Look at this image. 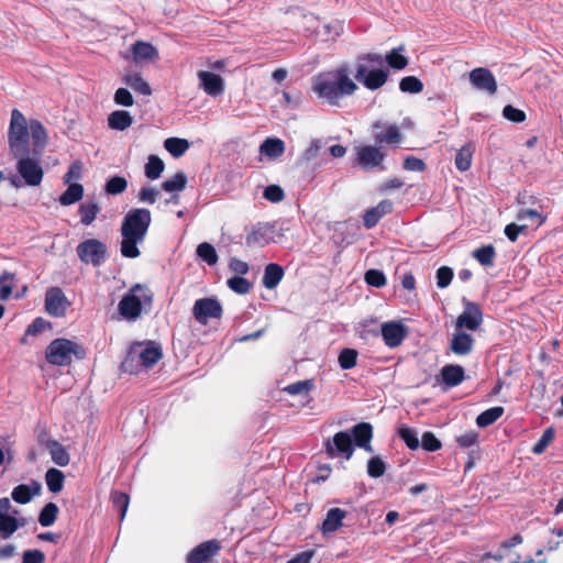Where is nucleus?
I'll list each match as a JSON object with an SVG mask.
<instances>
[{
    "mask_svg": "<svg viewBox=\"0 0 563 563\" xmlns=\"http://www.w3.org/2000/svg\"><path fill=\"white\" fill-rule=\"evenodd\" d=\"M473 257L483 266H493L496 250L492 244L483 245L473 251Z\"/></svg>",
    "mask_w": 563,
    "mask_h": 563,
    "instance_id": "4c0bfd02",
    "label": "nucleus"
},
{
    "mask_svg": "<svg viewBox=\"0 0 563 563\" xmlns=\"http://www.w3.org/2000/svg\"><path fill=\"white\" fill-rule=\"evenodd\" d=\"M420 445L428 452H437L442 448L441 441L431 431L423 432Z\"/></svg>",
    "mask_w": 563,
    "mask_h": 563,
    "instance_id": "6e6d98bb",
    "label": "nucleus"
},
{
    "mask_svg": "<svg viewBox=\"0 0 563 563\" xmlns=\"http://www.w3.org/2000/svg\"><path fill=\"white\" fill-rule=\"evenodd\" d=\"M323 446L325 454L330 459L342 457L350 460L354 453L353 439L347 431L336 432L332 439L324 441Z\"/></svg>",
    "mask_w": 563,
    "mask_h": 563,
    "instance_id": "6e6552de",
    "label": "nucleus"
},
{
    "mask_svg": "<svg viewBox=\"0 0 563 563\" xmlns=\"http://www.w3.org/2000/svg\"><path fill=\"white\" fill-rule=\"evenodd\" d=\"M163 356L162 349L153 341L134 343L121 363L122 372L139 374L142 369L153 367Z\"/></svg>",
    "mask_w": 563,
    "mask_h": 563,
    "instance_id": "7ed1b4c3",
    "label": "nucleus"
},
{
    "mask_svg": "<svg viewBox=\"0 0 563 563\" xmlns=\"http://www.w3.org/2000/svg\"><path fill=\"white\" fill-rule=\"evenodd\" d=\"M164 146L174 157H180L189 148V142L186 139L169 137Z\"/></svg>",
    "mask_w": 563,
    "mask_h": 563,
    "instance_id": "ea45409f",
    "label": "nucleus"
},
{
    "mask_svg": "<svg viewBox=\"0 0 563 563\" xmlns=\"http://www.w3.org/2000/svg\"><path fill=\"white\" fill-rule=\"evenodd\" d=\"M285 150V142L278 137H267L260 146V152L271 159L283 156Z\"/></svg>",
    "mask_w": 563,
    "mask_h": 563,
    "instance_id": "bb28decb",
    "label": "nucleus"
},
{
    "mask_svg": "<svg viewBox=\"0 0 563 563\" xmlns=\"http://www.w3.org/2000/svg\"><path fill=\"white\" fill-rule=\"evenodd\" d=\"M165 168L164 162L156 155H151L145 164V176L148 179H157Z\"/></svg>",
    "mask_w": 563,
    "mask_h": 563,
    "instance_id": "a19ab883",
    "label": "nucleus"
},
{
    "mask_svg": "<svg viewBox=\"0 0 563 563\" xmlns=\"http://www.w3.org/2000/svg\"><path fill=\"white\" fill-rule=\"evenodd\" d=\"M483 323V312L478 303L466 301L463 312L456 319L457 329L476 331Z\"/></svg>",
    "mask_w": 563,
    "mask_h": 563,
    "instance_id": "dca6fc26",
    "label": "nucleus"
},
{
    "mask_svg": "<svg viewBox=\"0 0 563 563\" xmlns=\"http://www.w3.org/2000/svg\"><path fill=\"white\" fill-rule=\"evenodd\" d=\"M271 242L268 230L262 224L255 225L252 231L246 235V244L249 246L263 247Z\"/></svg>",
    "mask_w": 563,
    "mask_h": 563,
    "instance_id": "2f4dec72",
    "label": "nucleus"
},
{
    "mask_svg": "<svg viewBox=\"0 0 563 563\" xmlns=\"http://www.w3.org/2000/svg\"><path fill=\"white\" fill-rule=\"evenodd\" d=\"M354 445L372 451L373 427L368 422H360L352 427L351 433Z\"/></svg>",
    "mask_w": 563,
    "mask_h": 563,
    "instance_id": "aec40b11",
    "label": "nucleus"
},
{
    "mask_svg": "<svg viewBox=\"0 0 563 563\" xmlns=\"http://www.w3.org/2000/svg\"><path fill=\"white\" fill-rule=\"evenodd\" d=\"M152 214L148 209L133 208L124 216L121 223V254L126 258L140 256L139 243H142L148 232Z\"/></svg>",
    "mask_w": 563,
    "mask_h": 563,
    "instance_id": "f257e3e1",
    "label": "nucleus"
},
{
    "mask_svg": "<svg viewBox=\"0 0 563 563\" xmlns=\"http://www.w3.org/2000/svg\"><path fill=\"white\" fill-rule=\"evenodd\" d=\"M365 63L383 64L382 55L377 53H368L358 57L356 65L355 79L369 90H377L383 87L388 79V70L386 69H372L367 70Z\"/></svg>",
    "mask_w": 563,
    "mask_h": 563,
    "instance_id": "0eeeda50",
    "label": "nucleus"
},
{
    "mask_svg": "<svg viewBox=\"0 0 563 563\" xmlns=\"http://www.w3.org/2000/svg\"><path fill=\"white\" fill-rule=\"evenodd\" d=\"M58 514H59L58 506L55 503L49 501L41 509V511L37 516V522L42 527H51L55 523V521L58 517Z\"/></svg>",
    "mask_w": 563,
    "mask_h": 563,
    "instance_id": "f704fd0d",
    "label": "nucleus"
},
{
    "mask_svg": "<svg viewBox=\"0 0 563 563\" xmlns=\"http://www.w3.org/2000/svg\"><path fill=\"white\" fill-rule=\"evenodd\" d=\"M153 291L142 284L133 285L118 305L120 316L128 321H135L142 314L143 307L152 306Z\"/></svg>",
    "mask_w": 563,
    "mask_h": 563,
    "instance_id": "39448f33",
    "label": "nucleus"
},
{
    "mask_svg": "<svg viewBox=\"0 0 563 563\" xmlns=\"http://www.w3.org/2000/svg\"><path fill=\"white\" fill-rule=\"evenodd\" d=\"M197 255L208 265H214L218 262V254L216 249L207 242H203L197 246Z\"/></svg>",
    "mask_w": 563,
    "mask_h": 563,
    "instance_id": "de8ad7c7",
    "label": "nucleus"
},
{
    "mask_svg": "<svg viewBox=\"0 0 563 563\" xmlns=\"http://www.w3.org/2000/svg\"><path fill=\"white\" fill-rule=\"evenodd\" d=\"M14 286V274L9 272H3L0 275V299L8 300L12 294V288Z\"/></svg>",
    "mask_w": 563,
    "mask_h": 563,
    "instance_id": "8fccbe9b",
    "label": "nucleus"
},
{
    "mask_svg": "<svg viewBox=\"0 0 563 563\" xmlns=\"http://www.w3.org/2000/svg\"><path fill=\"white\" fill-rule=\"evenodd\" d=\"M386 465L378 456L372 457L367 462V473L373 478H378L384 475Z\"/></svg>",
    "mask_w": 563,
    "mask_h": 563,
    "instance_id": "bf43d9fd",
    "label": "nucleus"
},
{
    "mask_svg": "<svg viewBox=\"0 0 563 563\" xmlns=\"http://www.w3.org/2000/svg\"><path fill=\"white\" fill-rule=\"evenodd\" d=\"M76 360H84L86 351L81 344L65 338L53 340L45 351L46 361L56 366H67Z\"/></svg>",
    "mask_w": 563,
    "mask_h": 563,
    "instance_id": "423d86ee",
    "label": "nucleus"
},
{
    "mask_svg": "<svg viewBox=\"0 0 563 563\" xmlns=\"http://www.w3.org/2000/svg\"><path fill=\"white\" fill-rule=\"evenodd\" d=\"M113 101L118 106L132 107L134 104V98L126 88H119L115 90Z\"/></svg>",
    "mask_w": 563,
    "mask_h": 563,
    "instance_id": "e2e57ef3",
    "label": "nucleus"
},
{
    "mask_svg": "<svg viewBox=\"0 0 563 563\" xmlns=\"http://www.w3.org/2000/svg\"><path fill=\"white\" fill-rule=\"evenodd\" d=\"M42 444L56 465L65 467L69 464L70 455L60 442L57 440H46L42 441Z\"/></svg>",
    "mask_w": 563,
    "mask_h": 563,
    "instance_id": "4be33fe9",
    "label": "nucleus"
},
{
    "mask_svg": "<svg viewBox=\"0 0 563 563\" xmlns=\"http://www.w3.org/2000/svg\"><path fill=\"white\" fill-rule=\"evenodd\" d=\"M100 210H101V208H100L99 203L95 200L80 203V206L78 208V213L80 216V222L84 225L91 224L96 220Z\"/></svg>",
    "mask_w": 563,
    "mask_h": 563,
    "instance_id": "473e14b6",
    "label": "nucleus"
},
{
    "mask_svg": "<svg viewBox=\"0 0 563 563\" xmlns=\"http://www.w3.org/2000/svg\"><path fill=\"white\" fill-rule=\"evenodd\" d=\"M555 431L553 427L547 428L537 443L532 446V452L534 454H542L549 444L554 440Z\"/></svg>",
    "mask_w": 563,
    "mask_h": 563,
    "instance_id": "3c124183",
    "label": "nucleus"
},
{
    "mask_svg": "<svg viewBox=\"0 0 563 563\" xmlns=\"http://www.w3.org/2000/svg\"><path fill=\"white\" fill-rule=\"evenodd\" d=\"M358 352L354 349H343L338 357L339 365L342 369H351L357 364Z\"/></svg>",
    "mask_w": 563,
    "mask_h": 563,
    "instance_id": "37998d69",
    "label": "nucleus"
},
{
    "mask_svg": "<svg viewBox=\"0 0 563 563\" xmlns=\"http://www.w3.org/2000/svg\"><path fill=\"white\" fill-rule=\"evenodd\" d=\"M18 510L12 509L11 501L8 497H3L0 499V537L3 539H8L12 536L20 525V519L18 516Z\"/></svg>",
    "mask_w": 563,
    "mask_h": 563,
    "instance_id": "4468645a",
    "label": "nucleus"
},
{
    "mask_svg": "<svg viewBox=\"0 0 563 563\" xmlns=\"http://www.w3.org/2000/svg\"><path fill=\"white\" fill-rule=\"evenodd\" d=\"M263 197L271 202H280L285 198L284 189L278 185H269L264 189Z\"/></svg>",
    "mask_w": 563,
    "mask_h": 563,
    "instance_id": "680f3d73",
    "label": "nucleus"
},
{
    "mask_svg": "<svg viewBox=\"0 0 563 563\" xmlns=\"http://www.w3.org/2000/svg\"><path fill=\"white\" fill-rule=\"evenodd\" d=\"M313 389V380L305 379L298 380L296 383L289 384L284 388V391L291 396H297L301 394H309Z\"/></svg>",
    "mask_w": 563,
    "mask_h": 563,
    "instance_id": "a18cd8bd",
    "label": "nucleus"
},
{
    "mask_svg": "<svg viewBox=\"0 0 563 563\" xmlns=\"http://www.w3.org/2000/svg\"><path fill=\"white\" fill-rule=\"evenodd\" d=\"M387 153L376 144H364L355 147V164L364 169H385L383 162Z\"/></svg>",
    "mask_w": 563,
    "mask_h": 563,
    "instance_id": "9d476101",
    "label": "nucleus"
},
{
    "mask_svg": "<svg viewBox=\"0 0 563 563\" xmlns=\"http://www.w3.org/2000/svg\"><path fill=\"white\" fill-rule=\"evenodd\" d=\"M221 550L217 539L205 541L195 547L186 556V563H209Z\"/></svg>",
    "mask_w": 563,
    "mask_h": 563,
    "instance_id": "f3484780",
    "label": "nucleus"
},
{
    "mask_svg": "<svg viewBox=\"0 0 563 563\" xmlns=\"http://www.w3.org/2000/svg\"><path fill=\"white\" fill-rule=\"evenodd\" d=\"M128 181L124 177L113 176L106 184V192L109 195H119L126 190Z\"/></svg>",
    "mask_w": 563,
    "mask_h": 563,
    "instance_id": "864d4df0",
    "label": "nucleus"
},
{
    "mask_svg": "<svg viewBox=\"0 0 563 563\" xmlns=\"http://www.w3.org/2000/svg\"><path fill=\"white\" fill-rule=\"evenodd\" d=\"M122 81L133 89L135 92L150 96L152 95V88L147 81L143 79L140 73H129L125 74L122 78Z\"/></svg>",
    "mask_w": 563,
    "mask_h": 563,
    "instance_id": "c85d7f7f",
    "label": "nucleus"
},
{
    "mask_svg": "<svg viewBox=\"0 0 563 563\" xmlns=\"http://www.w3.org/2000/svg\"><path fill=\"white\" fill-rule=\"evenodd\" d=\"M504 408L500 406L492 407L481 412L476 418V424L479 428H486L495 423L504 413Z\"/></svg>",
    "mask_w": 563,
    "mask_h": 563,
    "instance_id": "e433bc0d",
    "label": "nucleus"
},
{
    "mask_svg": "<svg viewBox=\"0 0 563 563\" xmlns=\"http://www.w3.org/2000/svg\"><path fill=\"white\" fill-rule=\"evenodd\" d=\"M373 129L377 130L373 134L375 144L383 150L386 145L397 147L402 141V134L397 124H385L376 121L373 123Z\"/></svg>",
    "mask_w": 563,
    "mask_h": 563,
    "instance_id": "2eb2a0df",
    "label": "nucleus"
},
{
    "mask_svg": "<svg viewBox=\"0 0 563 563\" xmlns=\"http://www.w3.org/2000/svg\"><path fill=\"white\" fill-rule=\"evenodd\" d=\"M453 269L449 266H441L437 271V286L439 288L448 287L453 278Z\"/></svg>",
    "mask_w": 563,
    "mask_h": 563,
    "instance_id": "0e129e2a",
    "label": "nucleus"
},
{
    "mask_svg": "<svg viewBox=\"0 0 563 563\" xmlns=\"http://www.w3.org/2000/svg\"><path fill=\"white\" fill-rule=\"evenodd\" d=\"M131 52H132L133 58L136 63L144 62V60L153 62L158 58L157 48L153 44H151L148 42H144V41H136L132 45Z\"/></svg>",
    "mask_w": 563,
    "mask_h": 563,
    "instance_id": "b1692460",
    "label": "nucleus"
},
{
    "mask_svg": "<svg viewBox=\"0 0 563 563\" xmlns=\"http://www.w3.org/2000/svg\"><path fill=\"white\" fill-rule=\"evenodd\" d=\"M473 345L474 339L472 335L461 331L453 334L450 350L456 355H467L472 352Z\"/></svg>",
    "mask_w": 563,
    "mask_h": 563,
    "instance_id": "a878e982",
    "label": "nucleus"
},
{
    "mask_svg": "<svg viewBox=\"0 0 563 563\" xmlns=\"http://www.w3.org/2000/svg\"><path fill=\"white\" fill-rule=\"evenodd\" d=\"M65 478V474L60 470L55 467L48 468L45 473V483L47 489L52 494L60 493L64 488Z\"/></svg>",
    "mask_w": 563,
    "mask_h": 563,
    "instance_id": "7c9ffc66",
    "label": "nucleus"
},
{
    "mask_svg": "<svg viewBox=\"0 0 563 563\" xmlns=\"http://www.w3.org/2000/svg\"><path fill=\"white\" fill-rule=\"evenodd\" d=\"M18 159L16 169L19 175L29 186H35V159L30 155L14 156Z\"/></svg>",
    "mask_w": 563,
    "mask_h": 563,
    "instance_id": "393cba45",
    "label": "nucleus"
},
{
    "mask_svg": "<svg viewBox=\"0 0 563 563\" xmlns=\"http://www.w3.org/2000/svg\"><path fill=\"white\" fill-rule=\"evenodd\" d=\"M380 219V214L375 209V207H373L366 210L363 214V224L366 229H372L379 222Z\"/></svg>",
    "mask_w": 563,
    "mask_h": 563,
    "instance_id": "774afa93",
    "label": "nucleus"
},
{
    "mask_svg": "<svg viewBox=\"0 0 563 563\" xmlns=\"http://www.w3.org/2000/svg\"><path fill=\"white\" fill-rule=\"evenodd\" d=\"M284 268L276 263H269L266 265L263 276V285L267 289H274L280 283L284 277Z\"/></svg>",
    "mask_w": 563,
    "mask_h": 563,
    "instance_id": "c756f323",
    "label": "nucleus"
},
{
    "mask_svg": "<svg viewBox=\"0 0 563 563\" xmlns=\"http://www.w3.org/2000/svg\"><path fill=\"white\" fill-rule=\"evenodd\" d=\"M84 164L81 161H75L69 166L67 173L64 175L65 184H74L73 181H77L82 177Z\"/></svg>",
    "mask_w": 563,
    "mask_h": 563,
    "instance_id": "13d9d810",
    "label": "nucleus"
},
{
    "mask_svg": "<svg viewBox=\"0 0 563 563\" xmlns=\"http://www.w3.org/2000/svg\"><path fill=\"white\" fill-rule=\"evenodd\" d=\"M402 92L419 93L423 90L422 81L415 76H406L399 82Z\"/></svg>",
    "mask_w": 563,
    "mask_h": 563,
    "instance_id": "09e8293b",
    "label": "nucleus"
},
{
    "mask_svg": "<svg viewBox=\"0 0 563 563\" xmlns=\"http://www.w3.org/2000/svg\"><path fill=\"white\" fill-rule=\"evenodd\" d=\"M133 123V117L125 110H115L108 115V126L111 130L124 131Z\"/></svg>",
    "mask_w": 563,
    "mask_h": 563,
    "instance_id": "cd10ccee",
    "label": "nucleus"
},
{
    "mask_svg": "<svg viewBox=\"0 0 563 563\" xmlns=\"http://www.w3.org/2000/svg\"><path fill=\"white\" fill-rule=\"evenodd\" d=\"M364 280L367 285L376 288H382L387 284V279L383 271L379 269H368L364 275Z\"/></svg>",
    "mask_w": 563,
    "mask_h": 563,
    "instance_id": "5fc2aeb1",
    "label": "nucleus"
},
{
    "mask_svg": "<svg viewBox=\"0 0 563 563\" xmlns=\"http://www.w3.org/2000/svg\"><path fill=\"white\" fill-rule=\"evenodd\" d=\"M470 82L478 90L486 91L489 95H495L497 91V81L493 73L485 67L474 68L470 73Z\"/></svg>",
    "mask_w": 563,
    "mask_h": 563,
    "instance_id": "a211bd4d",
    "label": "nucleus"
},
{
    "mask_svg": "<svg viewBox=\"0 0 563 563\" xmlns=\"http://www.w3.org/2000/svg\"><path fill=\"white\" fill-rule=\"evenodd\" d=\"M401 49L402 47L394 48L386 55V62L388 65L397 70H401L408 66V58L399 54V51Z\"/></svg>",
    "mask_w": 563,
    "mask_h": 563,
    "instance_id": "603ef678",
    "label": "nucleus"
},
{
    "mask_svg": "<svg viewBox=\"0 0 563 563\" xmlns=\"http://www.w3.org/2000/svg\"><path fill=\"white\" fill-rule=\"evenodd\" d=\"M84 196V187L78 183L68 184L67 189L60 195L59 202L63 206H70L79 201Z\"/></svg>",
    "mask_w": 563,
    "mask_h": 563,
    "instance_id": "c9c22d12",
    "label": "nucleus"
},
{
    "mask_svg": "<svg viewBox=\"0 0 563 563\" xmlns=\"http://www.w3.org/2000/svg\"><path fill=\"white\" fill-rule=\"evenodd\" d=\"M34 490H32L30 488V486L27 485H19L16 486L11 496L13 498L14 501L19 503V504H26L29 501H31L33 495H34Z\"/></svg>",
    "mask_w": 563,
    "mask_h": 563,
    "instance_id": "4d7b16f0",
    "label": "nucleus"
},
{
    "mask_svg": "<svg viewBox=\"0 0 563 563\" xmlns=\"http://www.w3.org/2000/svg\"><path fill=\"white\" fill-rule=\"evenodd\" d=\"M503 115L515 123H521L526 120L527 115L523 110H520L518 108H515L511 104H507L503 109Z\"/></svg>",
    "mask_w": 563,
    "mask_h": 563,
    "instance_id": "052dcab7",
    "label": "nucleus"
},
{
    "mask_svg": "<svg viewBox=\"0 0 563 563\" xmlns=\"http://www.w3.org/2000/svg\"><path fill=\"white\" fill-rule=\"evenodd\" d=\"M76 253L84 264L100 266L107 258V245L97 239H88L77 245Z\"/></svg>",
    "mask_w": 563,
    "mask_h": 563,
    "instance_id": "1a4fd4ad",
    "label": "nucleus"
},
{
    "mask_svg": "<svg viewBox=\"0 0 563 563\" xmlns=\"http://www.w3.org/2000/svg\"><path fill=\"white\" fill-rule=\"evenodd\" d=\"M356 89L357 85L349 77L344 66L312 77L313 92L331 106H339L343 97L353 95Z\"/></svg>",
    "mask_w": 563,
    "mask_h": 563,
    "instance_id": "f03ea898",
    "label": "nucleus"
},
{
    "mask_svg": "<svg viewBox=\"0 0 563 563\" xmlns=\"http://www.w3.org/2000/svg\"><path fill=\"white\" fill-rule=\"evenodd\" d=\"M187 176L184 172L176 173L172 178L162 183L161 187L167 192H179L186 188Z\"/></svg>",
    "mask_w": 563,
    "mask_h": 563,
    "instance_id": "58836bf2",
    "label": "nucleus"
},
{
    "mask_svg": "<svg viewBox=\"0 0 563 563\" xmlns=\"http://www.w3.org/2000/svg\"><path fill=\"white\" fill-rule=\"evenodd\" d=\"M347 512L341 508H331L328 510L321 525V532L328 537L336 532L342 526Z\"/></svg>",
    "mask_w": 563,
    "mask_h": 563,
    "instance_id": "412c9836",
    "label": "nucleus"
},
{
    "mask_svg": "<svg viewBox=\"0 0 563 563\" xmlns=\"http://www.w3.org/2000/svg\"><path fill=\"white\" fill-rule=\"evenodd\" d=\"M227 284L232 291L239 295L249 294L252 288L250 280L242 276H233L228 279Z\"/></svg>",
    "mask_w": 563,
    "mask_h": 563,
    "instance_id": "49530a36",
    "label": "nucleus"
},
{
    "mask_svg": "<svg viewBox=\"0 0 563 563\" xmlns=\"http://www.w3.org/2000/svg\"><path fill=\"white\" fill-rule=\"evenodd\" d=\"M380 334L387 347L396 349L408 336L409 328L400 320L387 321L380 325Z\"/></svg>",
    "mask_w": 563,
    "mask_h": 563,
    "instance_id": "ddd939ff",
    "label": "nucleus"
},
{
    "mask_svg": "<svg viewBox=\"0 0 563 563\" xmlns=\"http://www.w3.org/2000/svg\"><path fill=\"white\" fill-rule=\"evenodd\" d=\"M478 442V433L474 430L461 434L456 438V443L462 449H468L476 445Z\"/></svg>",
    "mask_w": 563,
    "mask_h": 563,
    "instance_id": "69168bd1",
    "label": "nucleus"
},
{
    "mask_svg": "<svg viewBox=\"0 0 563 563\" xmlns=\"http://www.w3.org/2000/svg\"><path fill=\"white\" fill-rule=\"evenodd\" d=\"M441 378L448 388H452L465 379V371L461 365L448 364L441 368Z\"/></svg>",
    "mask_w": 563,
    "mask_h": 563,
    "instance_id": "5701e85b",
    "label": "nucleus"
},
{
    "mask_svg": "<svg viewBox=\"0 0 563 563\" xmlns=\"http://www.w3.org/2000/svg\"><path fill=\"white\" fill-rule=\"evenodd\" d=\"M222 313V305L214 297L200 298L195 301L192 307L194 318L202 325L208 324L210 319H221Z\"/></svg>",
    "mask_w": 563,
    "mask_h": 563,
    "instance_id": "9b49d317",
    "label": "nucleus"
},
{
    "mask_svg": "<svg viewBox=\"0 0 563 563\" xmlns=\"http://www.w3.org/2000/svg\"><path fill=\"white\" fill-rule=\"evenodd\" d=\"M70 301L59 287H51L45 292L44 309L54 318H63L66 316Z\"/></svg>",
    "mask_w": 563,
    "mask_h": 563,
    "instance_id": "f8f14e48",
    "label": "nucleus"
},
{
    "mask_svg": "<svg viewBox=\"0 0 563 563\" xmlns=\"http://www.w3.org/2000/svg\"><path fill=\"white\" fill-rule=\"evenodd\" d=\"M473 154L474 145L472 143H467L459 150L454 163L460 172H466L471 168Z\"/></svg>",
    "mask_w": 563,
    "mask_h": 563,
    "instance_id": "72a5a7b5",
    "label": "nucleus"
},
{
    "mask_svg": "<svg viewBox=\"0 0 563 563\" xmlns=\"http://www.w3.org/2000/svg\"><path fill=\"white\" fill-rule=\"evenodd\" d=\"M158 191L153 187H142L139 191L137 198L141 202L153 205L156 202Z\"/></svg>",
    "mask_w": 563,
    "mask_h": 563,
    "instance_id": "338daca9",
    "label": "nucleus"
},
{
    "mask_svg": "<svg viewBox=\"0 0 563 563\" xmlns=\"http://www.w3.org/2000/svg\"><path fill=\"white\" fill-rule=\"evenodd\" d=\"M31 136H35L33 126H29L27 120L21 111L13 109L8 130L10 153L13 156L30 155Z\"/></svg>",
    "mask_w": 563,
    "mask_h": 563,
    "instance_id": "20e7f679",
    "label": "nucleus"
},
{
    "mask_svg": "<svg viewBox=\"0 0 563 563\" xmlns=\"http://www.w3.org/2000/svg\"><path fill=\"white\" fill-rule=\"evenodd\" d=\"M113 508L119 512L120 520H123L130 504V497L123 492H113L111 494Z\"/></svg>",
    "mask_w": 563,
    "mask_h": 563,
    "instance_id": "79ce46f5",
    "label": "nucleus"
},
{
    "mask_svg": "<svg viewBox=\"0 0 563 563\" xmlns=\"http://www.w3.org/2000/svg\"><path fill=\"white\" fill-rule=\"evenodd\" d=\"M398 435L406 443L408 449L417 450L420 446L418 434L413 429L402 426L398 429Z\"/></svg>",
    "mask_w": 563,
    "mask_h": 563,
    "instance_id": "c03bdc74",
    "label": "nucleus"
},
{
    "mask_svg": "<svg viewBox=\"0 0 563 563\" xmlns=\"http://www.w3.org/2000/svg\"><path fill=\"white\" fill-rule=\"evenodd\" d=\"M197 76L200 88H202L207 95L216 97L223 92L224 81L220 75L207 70H200Z\"/></svg>",
    "mask_w": 563,
    "mask_h": 563,
    "instance_id": "6ab92c4d",
    "label": "nucleus"
}]
</instances>
